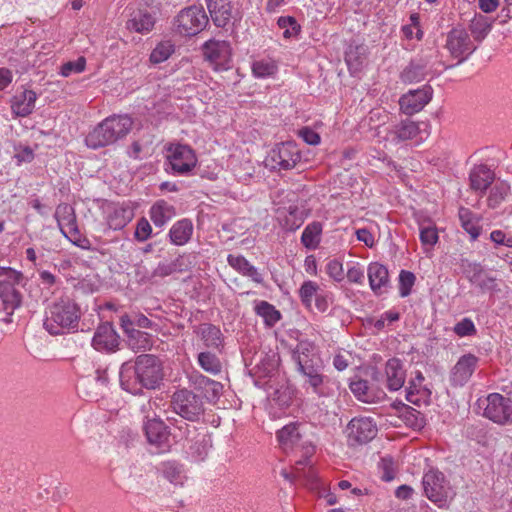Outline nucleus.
I'll return each instance as SVG.
<instances>
[{
	"mask_svg": "<svg viewBox=\"0 0 512 512\" xmlns=\"http://www.w3.org/2000/svg\"><path fill=\"white\" fill-rule=\"evenodd\" d=\"M196 332L203 340L205 346L219 348L222 345V333L218 327L204 323L198 326Z\"/></svg>",
	"mask_w": 512,
	"mask_h": 512,
	"instance_id": "nucleus-35",
	"label": "nucleus"
},
{
	"mask_svg": "<svg viewBox=\"0 0 512 512\" xmlns=\"http://www.w3.org/2000/svg\"><path fill=\"white\" fill-rule=\"evenodd\" d=\"M277 438L281 447L285 451L300 448L304 455V457L296 461L293 471L290 474L286 471H282V475L289 480L292 478L300 479L308 477L304 472V469L308 466L309 468L311 467L309 457L314 453V447L311 444L302 441L300 426L294 423L284 426L278 431Z\"/></svg>",
	"mask_w": 512,
	"mask_h": 512,
	"instance_id": "nucleus-4",
	"label": "nucleus"
},
{
	"mask_svg": "<svg viewBox=\"0 0 512 512\" xmlns=\"http://www.w3.org/2000/svg\"><path fill=\"white\" fill-rule=\"evenodd\" d=\"M161 361L154 355L144 354L133 363L124 362L119 371L120 386L131 394H139L142 388L155 389L163 380Z\"/></svg>",
	"mask_w": 512,
	"mask_h": 512,
	"instance_id": "nucleus-1",
	"label": "nucleus"
},
{
	"mask_svg": "<svg viewBox=\"0 0 512 512\" xmlns=\"http://www.w3.org/2000/svg\"><path fill=\"white\" fill-rule=\"evenodd\" d=\"M482 416L495 424L512 425V399L500 393H490L477 401Z\"/></svg>",
	"mask_w": 512,
	"mask_h": 512,
	"instance_id": "nucleus-7",
	"label": "nucleus"
},
{
	"mask_svg": "<svg viewBox=\"0 0 512 512\" xmlns=\"http://www.w3.org/2000/svg\"><path fill=\"white\" fill-rule=\"evenodd\" d=\"M420 231V241L425 249L428 251L431 249L439 240L437 229L434 225H424L420 223L419 225Z\"/></svg>",
	"mask_w": 512,
	"mask_h": 512,
	"instance_id": "nucleus-45",
	"label": "nucleus"
},
{
	"mask_svg": "<svg viewBox=\"0 0 512 512\" xmlns=\"http://www.w3.org/2000/svg\"><path fill=\"white\" fill-rule=\"evenodd\" d=\"M321 365L318 363H312L309 365H303L302 367H298L297 370L304 376L305 380L303 386L308 384L312 379L317 378L321 375L320 372Z\"/></svg>",
	"mask_w": 512,
	"mask_h": 512,
	"instance_id": "nucleus-58",
	"label": "nucleus"
},
{
	"mask_svg": "<svg viewBox=\"0 0 512 512\" xmlns=\"http://www.w3.org/2000/svg\"><path fill=\"white\" fill-rule=\"evenodd\" d=\"M492 28L491 20L484 15H475L470 23V31L476 41H482Z\"/></svg>",
	"mask_w": 512,
	"mask_h": 512,
	"instance_id": "nucleus-40",
	"label": "nucleus"
},
{
	"mask_svg": "<svg viewBox=\"0 0 512 512\" xmlns=\"http://www.w3.org/2000/svg\"><path fill=\"white\" fill-rule=\"evenodd\" d=\"M198 363L201 368L212 374H217L221 370L219 359L210 352H201L198 355Z\"/></svg>",
	"mask_w": 512,
	"mask_h": 512,
	"instance_id": "nucleus-46",
	"label": "nucleus"
},
{
	"mask_svg": "<svg viewBox=\"0 0 512 512\" xmlns=\"http://www.w3.org/2000/svg\"><path fill=\"white\" fill-rule=\"evenodd\" d=\"M277 25L283 30V37L291 38L296 36L300 31V25L296 19L291 16H282L278 18Z\"/></svg>",
	"mask_w": 512,
	"mask_h": 512,
	"instance_id": "nucleus-47",
	"label": "nucleus"
},
{
	"mask_svg": "<svg viewBox=\"0 0 512 512\" xmlns=\"http://www.w3.org/2000/svg\"><path fill=\"white\" fill-rule=\"evenodd\" d=\"M207 7L218 27H225L231 19L232 8L228 0H206Z\"/></svg>",
	"mask_w": 512,
	"mask_h": 512,
	"instance_id": "nucleus-28",
	"label": "nucleus"
},
{
	"mask_svg": "<svg viewBox=\"0 0 512 512\" xmlns=\"http://www.w3.org/2000/svg\"><path fill=\"white\" fill-rule=\"evenodd\" d=\"M208 23L202 7L190 6L183 9L175 20L176 30L184 36H193L201 32Z\"/></svg>",
	"mask_w": 512,
	"mask_h": 512,
	"instance_id": "nucleus-10",
	"label": "nucleus"
},
{
	"mask_svg": "<svg viewBox=\"0 0 512 512\" xmlns=\"http://www.w3.org/2000/svg\"><path fill=\"white\" fill-rule=\"evenodd\" d=\"M459 220L462 228L471 236V239L476 240L480 234L476 216L468 208L461 207L459 209Z\"/></svg>",
	"mask_w": 512,
	"mask_h": 512,
	"instance_id": "nucleus-39",
	"label": "nucleus"
},
{
	"mask_svg": "<svg viewBox=\"0 0 512 512\" xmlns=\"http://www.w3.org/2000/svg\"><path fill=\"white\" fill-rule=\"evenodd\" d=\"M86 60L79 57L76 61H69L62 65L60 74L64 77L70 76L72 73H81L84 71Z\"/></svg>",
	"mask_w": 512,
	"mask_h": 512,
	"instance_id": "nucleus-53",
	"label": "nucleus"
},
{
	"mask_svg": "<svg viewBox=\"0 0 512 512\" xmlns=\"http://www.w3.org/2000/svg\"><path fill=\"white\" fill-rule=\"evenodd\" d=\"M386 385L390 391H397L405 383L406 373L400 360L389 359L385 365Z\"/></svg>",
	"mask_w": 512,
	"mask_h": 512,
	"instance_id": "nucleus-27",
	"label": "nucleus"
},
{
	"mask_svg": "<svg viewBox=\"0 0 512 512\" xmlns=\"http://www.w3.org/2000/svg\"><path fill=\"white\" fill-rule=\"evenodd\" d=\"M128 337V345L134 351H145L150 349L152 346V342L150 339V335L146 332L140 330H131L129 331Z\"/></svg>",
	"mask_w": 512,
	"mask_h": 512,
	"instance_id": "nucleus-43",
	"label": "nucleus"
},
{
	"mask_svg": "<svg viewBox=\"0 0 512 512\" xmlns=\"http://www.w3.org/2000/svg\"><path fill=\"white\" fill-rule=\"evenodd\" d=\"M415 275L406 270H402L399 274V294L401 297H407L415 283Z\"/></svg>",
	"mask_w": 512,
	"mask_h": 512,
	"instance_id": "nucleus-49",
	"label": "nucleus"
},
{
	"mask_svg": "<svg viewBox=\"0 0 512 512\" xmlns=\"http://www.w3.org/2000/svg\"><path fill=\"white\" fill-rule=\"evenodd\" d=\"M133 120L128 115H113L99 123L85 139L91 149L111 145L124 138L132 129Z\"/></svg>",
	"mask_w": 512,
	"mask_h": 512,
	"instance_id": "nucleus-2",
	"label": "nucleus"
},
{
	"mask_svg": "<svg viewBox=\"0 0 512 512\" xmlns=\"http://www.w3.org/2000/svg\"><path fill=\"white\" fill-rule=\"evenodd\" d=\"M474 276L472 281L479 285L482 289L494 290L496 288L495 279L482 274L481 266L473 264Z\"/></svg>",
	"mask_w": 512,
	"mask_h": 512,
	"instance_id": "nucleus-50",
	"label": "nucleus"
},
{
	"mask_svg": "<svg viewBox=\"0 0 512 512\" xmlns=\"http://www.w3.org/2000/svg\"><path fill=\"white\" fill-rule=\"evenodd\" d=\"M446 47L453 57H461L459 63L463 62L476 49L468 33L462 28H454L449 32Z\"/></svg>",
	"mask_w": 512,
	"mask_h": 512,
	"instance_id": "nucleus-17",
	"label": "nucleus"
},
{
	"mask_svg": "<svg viewBox=\"0 0 512 512\" xmlns=\"http://www.w3.org/2000/svg\"><path fill=\"white\" fill-rule=\"evenodd\" d=\"M205 59L216 71H225L231 67L232 49L225 40H209L203 46Z\"/></svg>",
	"mask_w": 512,
	"mask_h": 512,
	"instance_id": "nucleus-11",
	"label": "nucleus"
},
{
	"mask_svg": "<svg viewBox=\"0 0 512 512\" xmlns=\"http://www.w3.org/2000/svg\"><path fill=\"white\" fill-rule=\"evenodd\" d=\"M349 387L353 395L364 403H377L386 396L383 390L369 386L368 382L363 379L352 380Z\"/></svg>",
	"mask_w": 512,
	"mask_h": 512,
	"instance_id": "nucleus-22",
	"label": "nucleus"
},
{
	"mask_svg": "<svg viewBox=\"0 0 512 512\" xmlns=\"http://www.w3.org/2000/svg\"><path fill=\"white\" fill-rule=\"evenodd\" d=\"M321 292L320 286L312 280H306L299 288V297L302 304L307 308H312V303Z\"/></svg>",
	"mask_w": 512,
	"mask_h": 512,
	"instance_id": "nucleus-41",
	"label": "nucleus"
},
{
	"mask_svg": "<svg viewBox=\"0 0 512 512\" xmlns=\"http://www.w3.org/2000/svg\"><path fill=\"white\" fill-rule=\"evenodd\" d=\"M421 133L419 124L411 120H403L395 125L387 134V138L394 144L417 138Z\"/></svg>",
	"mask_w": 512,
	"mask_h": 512,
	"instance_id": "nucleus-26",
	"label": "nucleus"
},
{
	"mask_svg": "<svg viewBox=\"0 0 512 512\" xmlns=\"http://www.w3.org/2000/svg\"><path fill=\"white\" fill-rule=\"evenodd\" d=\"M37 100V94L33 90L23 89L17 91L11 99V110L15 116L26 117L30 115Z\"/></svg>",
	"mask_w": 512,
	"mask_h": 512,
	"instance_id": "nucleus-21",
	"label": "nucleus"
},
{
	"mask_svg": "<svg viewBox=\"0 0 512 512\" xmlns=\"http://www.w3.org/2000/svg\"><path fill=\"white\" fill-rule=\"evenodd\" d=\"M490 239L496 245H503L506 247H512V236H506L501 230H494L490 233Z\"/></svg>",
	"mask_w": 512,
	"mask_h": 512,
	"instance_id": "nucleus-63",
	"label": "nucleus"
},
{
	"mask_svg": "<svg viewBox=\"0 0 512 512\" xmlns=\"http://www.w3.org/2000/svg\"><path fill=\"white\" fill-rule=\"evenodd\" d=\"M193 230L194 227L191 220L186 218L178 220L169 230V239L172 244L183 246L191 239Z\"/></svg>",
	"mask_w": 512,
	"mask_h": 512,
	"instance_id": "nucleus-32",
	"label": "nucleus"
},
{
	"mask_svg": "<svg viewBox=\"0 0 512 512\" xmlns=\"http://www.w3.org/2000/svg\"><path fill=\"white\" fill-rule=\"evenodd\" d=\"M151 233L152 227L149 221L144 217L139 219L134 233L135 239L139 242H144L151 236Z\"/></svg>",
	"mask_w": 512,
	"mask_h": 512,
	"instance_id": "nucleus-57",
	"label": "nucleus"
},
{
	"mask_svg": "<svg viewBox=\"0 0 512 512\" xmlns=\"http://www.w3.org/2000/svg\"><path fill=\"white\" fill-rule=\"evenodd\" d=\"M495 179L494 172L486 165L474 166L469 174L470 187L483 195Z\"/></svg>",
	"mask_w": 512,
	"mask_h": 512,
	"instance_id": "nucleus-23",
	"label": "nucleus"
},
{
	"mask_svg": "<svg viewBox=\"0 0 512 512\" xmlns=\"http://www.w3.org/2000/svg\"><path fill=\"white\" fill-rule=\"evenodd\" d=\"M292 358L298 367L318 363V353L316 346L310 341H300L293 350Z\"/></svg>",
	"mask_w": 512,
	"mask_h": 512,
	"instance_id": "nucleus-31",
	"label": "nucleus"
},
{
	"mask_svg": "<svg viewBox=\"0 0 512 512\" xmlns=\"http://www.w3.org/2000/svg\"><path fill=\"white\" fill-rule=\"evenodd\" d=\"M322 224L312 222L305 227L301 235V243L310 250L316 249L321 240Z\"/></svg>",
	"mask_w": 512,
	"mask_h": 512,
	"instance_id": "nucleus-36",
	"label": "nucleus"
},
{
	"mask_svg": "<svg viewBox=\"0 0 512 512\" xmlns=\"http://www.w3.org/2000/svg\"><path fill=\"white\" fill-rule=\"evenodd\" d=\"M379 468L382 470V479L389 482L394 479L395 472L393 468V460L390 457H384L379 463Z\"/></svg>",
	"mask_w": 512,
	"mask_h": 512,
	"instance_id": "nucleus-60",
	"label": "nucleus"
},
{
	"mask_svg": "<svg viewBox=\"0 0 512 512\" xmlns=\"http://www.w3.org/2000/svg\"><path fill=\"white\" fill-rule=\"evenodd\" d=\"M22 274L10 267H0V300L7 316L4 321H12L13 312L21 306L22 296L16 285L20 283Z\"/></svg>",
	"mask_w": 512,
	"mask_h": 512,
	"instance_id": "nucleus-6",
	"label": "nucleus"
},
{
	"mask_svg": "<svg viewBox=\"0 0 512 512\" xmlns=\"http://www.w3.org/2000/svg\"><path fill=\"white\" fill-rule=\"evenodd\" d=\"M55 218L64 237L82 249L89 248V241L83 238L79 232L75 210L71 205L59 204L55 211Z\"/></svg>",
	"mask_w": 512,
	"mask_h": 512,
	"instance_id": "nucleus-9",
	"label": "nucleus"
},
{
	"mask_svg": "<svg viewBox=\"0 0 512 512\" xmlns=\"http://www.w3.org/2000/svg\"><path fill=\"white\" fill-rule=\"evenodd\" d=\"M377 433L376 424L368 417H355L348 423L346 434L350 445L365 444Z\"/></svg>",
	"mask_w": 512,
	"mask_h": 512,
	"instance_id": "nucleus-15",
	"label": "nucleus"
},
{
	"mask_svg": "<svg viewBox=\"0 0 512 512\" xmlns=\"http://www.w3.org/2000/svg\"><path fill=\"white\" fill-rule=\"evenodd\" d=\"M359 47H350L346 52L345 60L350 69L357 70L361 65L362 61L358 53Z\"/></svg>",
	"mask_w": 512,
	"mask_h": 512,
	"instance_id": "nucleus-62",
	"label": "nucleus"
},
{
	"mask_svg": "<svg viewBox=\"0 0 512 512\" xmlns=\"http://www.w3.org/2000/svg\"><path fill=\"white\" fill-rule=\"evenodd\" d=\"M227 262L234 270H236L241 275L244 274V272L251 264L244 256L233 254H229L227 256Z\"/></svg>",
	"mask_w": 512,
	"mask_h": 512,
	"instance_id": "nucleus-59",
	"label": "nucleus"
},
{
	"mask_svg": "<svg viewBox=\"0 0 512 512\" xmlns=\"http://www.w3.org/2000/svg\"><path fill=\"white\" fill-rule=\"evenodd\" d=\"M432 94L433 90L429 85L409 90L399 99L400 110L406 115L418 113L431 101Z\"/></svg>",
	"mask_w": 512,
	"mask_h": 512,
	"instance_id": "nucleus-16",
	"label": "nucleus"
},
{
	"mask_svg": "<svg viewBox=\"0 0 512 512\" xmlns=\"http://www.w3.org/2000/svg\"><path fill=\"white\" fill-rule=\"evenodd\" d=\"M430 57V55H425L411 60L400 74L401 81L405 84H412L424 80L428 72Z\"/></svg>",
	"mask_w": 512,
	"mask_h": 512,
	"instance_id": "nucleus-19",
	"label": "nucleus"
},
{
	"mask_svg": "<svg viewBox=\"0 0 512 512\" xmlns=\"http://www.w3.org/2000/svg\"><path fill=\"white\" fill-rule=\"evenodd\" d=\"M173 411L188 421H198L204 414V403L198 395L188 389H179L171 399Z\"/></svg>",
	"mask_w": 512,
	"mask_h": 512,
	"instance_id": "nucleus-8",
	"label": "nucleus"
},
{
	"mask_svg": "<svg viewBox=\"0 0 512 512\" xmlns=\"http://www.w3.org/2000/svg\"><path fill=\"white\" fill-rule=\"evenodd\" d=\"M301 159L299 148L294 142H285L277 145L267 159L271 168L289 170L296 166Z\"/></svg>",
	"mask_w": 512,
	"mask_h": 512,
	"instance_id": "nucleus-14",
	"label": "nucleus"
},
{
	"mask_svg": "<svg viewBox=\"0 0 512 512\" xmlns=\"http://www.w3.org/2000/svg\"><path fill=\"white\" fill-rule=\"evenodd\" d=\"M367 276L371 290L376 295L385 293L389 287V273L386 266L378 262H372L368 265Z\"/></svg>",
	"mask_w": 512,
	"mask_h": 512,
	"instance_id": "nucleus-20",
	"label": "nucleus"
},
{
	"mask_svg": "<svg viewBox=\"0 0 512 512\" xmlns=\"http://www.w3.org/2000/svg\"><path fill=\"white\" fill-rule=\"evenodd\" d=\"M454 332L459 337L472 336L476 334V327L470 318H463L454 326Z\"/></svg>",
	"mask_w": 512,
	"mask_h": 512,
	"instance_id": "nucleus-54",
	"label": "nucleus"
},
{
	"mask_svg": "<svg viewBox=\"0 0 512 512\" xmlns=\"http://www.w3.org/2000/svg\"><path fill=\"white\" fill-rule=\"evenodd\" d=\"M174 52V45L171 41L160 42L151 52L150 61L154 64L166 61Z\"/></svg>",
	"mask_w": 512,
	"mask_h": 512,
	"instance_id": "nucleus-44",
	"label": "nucleus"
},
{
	"mask_svg": "<svg viewBox=\"0 0 512 512\" xmlns=\"http://www.w3.org/2000/svg\"><path fill=\"white\" fill-rule=\"evenodd\" d=\"M254 310L269 327L274 326L281 318L280 312L267 301H257Z\"/></svg>",
	"mask_w": 512,
	"mask_h": 512,
	"instance_id": "nucleus-37",
	"label": "nucleus"
},
{
	"mask_svg": "<svg viewBox=\"0 0 512 512\" xmlns=\"http://www.w3.org/2000/svg\"><path fill=\"white\" fill-rule=\"evenodd\" d=\"M119 345V336L110 323L97 327L92 338V346L97 351L114 352Z\"/></svg>",
	"mask_w": 512,
	"mask_h": 512,
	"instance_id": "nucleus-18",
	"label": "nucleus"
},
{
	"mask_svg": "<svg viewBox=\"0 0 512 512\" xmlns=\"http://www.w3.org/2000/svg\"><path fill=\"white\" fill-rule=\"evenodd\" d=\"M155 25V18L147 11L139 10L131 15L127 21V29L137 33H148Z\"/></svg>",
	"mask_w": 512,
	"mask_h": 512,
	"instance_id": "nucleus-33",
	"label": "nucleus"
},
{
	"mask_svg": "<svg viewBox=\"0 0 512 512\" xmlns=\"http://www.w3.org/2000/svg\"><path fill=\"white\" fill-rule=\"evenodd\" d=\"M252 74L256 78H268L276 74L278 67L272 59L255 60L252 63Z\"/></svg>",
	"mask_w": 512,
	"mask_h": 512,
	"instance_id": "nucleus-42",
	"label": "nucleus"
},
{
	"mask_svg": "<svg viewBox=\"0 0 512 512\" xmlns=\"http://www.w3.org/2000/svg\"><path fill=\"white\" fill-rule=\"evenodd\" d=\"M303 387L306 391L311 390V392L319 398H330L336 394L338 383L321 374Z\"/></svg>",
	"mask_w": 512,
	"mask_h": 512,
	"instance_id": "nucleus-29",
	"label": "nucleus"
},
{
	"mask_svg": "<svg viewBox=\"0 0 512 512\" xmlns=\"http://www.w3.org/2000/svg\"><path fill=\"white\" fill-rule=\"evenodd\" d=\"M477 358L474 355L468 354L462 356L452 372V380L458 385L466 383L474 372L476 367Z\"/></svg>",
	"mask_w": 512,
	"mask_h": 512,
	"instance_id": "nucleus-30",
	"label": "nucleus"
},
{
	"mask_svg": "<svg viewBox=\"0 0 512 512\" xmlns=\"http://www.w3.org/2000/svg\"><path fill=\"white\" fill-rule=\"evenodd\" d=\"M143 429L148 443L156 448L157 453L167 452L170 448L169 431L160 417L154 415L152 418L146 416Z\"/></svg>",
	"mask_w": 512,
	"mask_h": 512,
	"instance_id": "nucleus-13",
	"label": "nucleus"
},
{
	"mask_svg": "<svg viewBox=\"0 0 512 512\" xmlns=\"http://www.w3.org/2000/svg\"><path fill=\"white\" fill-rule=\"evenodd\" d=\"M403 417L406 424L414 429H419L423 426V417L420 412L412 407L404 406Z\"/></svg>",
	"mask_w": 512,
	"mask_h": 512,
	"instance_id": "nucleus-52",
	"label": "nucleus"
},
{
	"mask_svg": "<svg viewBox=\"0 0 512 512\" xmlns=\"http://www.w3.org/2000/svg\"><path fill=\"white\" fill-rule=\"evenodd\" d=\"M150 218L155 226L162 227L175 215V208L164 200H159L150 208Z\"/></svg>",
	"mask_w": 512,
	"mask_h": 512,
	"instance_id": "nucleus-34",
	"label": "nucleus"
},
{
	"mask_svg": "<svg viewBox=\"0 0 512 512\" xmlns=\"http://www.w3.org/2000/svg\"><path fill=\"white\" fill-rule=\"evenodd\" d=\"M423 494L440 509H447L456 491L446 476L438 469L430 468L422 477Z\"/></svg>",
	"mask_w": 512,
	"mask_h": 512,
	"instance_id": "nucleus-5",
	"label": "nucleus"
},
{
	"mask_svg": "<svg viewBox=\"0 0 512 512\" xmlns=\"http://www.w3.org/2000/svg\"><path fill=\"white\" fill-rule=\"evenodd\" d=\"M79 319L78 305L69 298H61L47 309L43 326L51 335H61L75 330Z\"/></svg>",
	"mask_w": 512,
	"mask_h": 512,
	"instance_id": "nucleus-3",
	"label": "nucleus"
},
{
	"mask_svg": "<svg viewBox=\"0 0 512 512\" xmlns=\"http://www.w3.org/2000/svg\"><path fill=\"white\" fill-rule=\"evenodd\" d=\"M189 381L195 389L201 390L209 402H215L221 395L223 386L220 382L214 381L201 374H192Z\"/></svg>",
	"mask_w": 512,
	"mask_h": 512,
	"instance_id": "nucleus-24",
	"label": "nucleus"
},
{
	"mask_svg": "<svg viewBox=\"0 0 512 512\" xmlns=\"http://www.w3.org/2000/svg\"><path fill=\"white\" fill-rule=\"evenodd\" d=\"M326 272L336 282H341L345 277L343 264L337 259H332L327 263Z\"/></svg>",
	"mask_w": 512,
	"mask_h": 512,
	"instance_id": "nucleus-56",
	"label": "nucleus"
},
{
	"mask_svg": "<svg viewBox=\"0 0 512 512\" xmlns=\"http://www.w3.org/2000/svg\"><path fill=\"white\" fill-rule=\"evenodd\" d=\"M106 222L110 229L120 230L133 218V212L128 207L111 204L105 208Z\"/></svg>",
	"mask_w": 512,
	"mask_h": 512,
	"instance_id": "nucleus-25",
	"label": "nucleus"
},
{
	"mask_svg": "<svg viewBox=\"0 0 512 512\" xmlns=\"http://www.w3.org/2000/svg\"><path fill=\"white\" fill-rule=\"evenodd\" d=\"M330 300L331 294L329 292H324L321 290V292L317 295V297L314 300L316 309L322 313L326 312L329 307Z\"/></svg>",
	"mask_w": 512,
	"mask_h": 512,
	"instance_id": "nucleus-64",
	"label": "nucleus"
},
{
	"mask_svg": "<svg viewBox=\"0 0 512 512\" xmlns=\"http://www.w3.org/2000/svg\"><path fill=\"white\" fill-rule=\"evenodd\" d=\"M298 135L303 141L309 145H318L320 143V135L310 127H304L298 131Z\"/></svg>",
	"mask_w": 512,
	"mask_h": 512,
	"instance_id": "nucleus-61",
	"label": "nucleus"
},
{
	"mask_svg": "<svg viewBox=\"0 0 512 512\" xmlns=\"http://www.w3.org/2000/svg\"><path fill=\"white\" fill-rule=\"evenodd\" d=\"M510 194V185L506 181H497L490 189L487 203L490 208H497Z\"/></svg>",
	"mask_w": 512,
	"mask_h": 512,
	"instance_id": "nucleus-38",
	"label": "nucleus"
},
{
	"mask_svg": "<svg viewBox=\"0 0 512 512\" xmlns=\"http://www.w3.org/2000/svg\"><path fill=\"white\" fill-rule=\"evenodd\" d=\"M346 276L351 283L363 284L365 278L364 269L359 263H349Z\"/></svg>",
	"mask_w": 512,
	"mask_h": 512,
	"instance_id": "nucleus-55",
	"label": "nucleus"
},
{
	"mask_svg": "<svg viewBox=\"0 0 512 512\" xmlns=\"http://www.w3.org/2000/svg\"><path fill=\"white\" fill-rule=\"evenodd\" d=\"M424 381V376L421 372H416L415 378L409 381V386L406 389V399L407 401L417 404L419 402L418 394L420 392L422 382Z\"/></svg>",
	"mask_w": 512,
	"mask_h": 512,
	"instance_id": "nucleus-48",
	"label": "nucleus"
},
{
	"mask_svg": "<svg viewBox=\"0 0 512 512\" xmlns=\"http://www.w3.org/2000/svg\"><path fill=\"white\" fill-rule=\"evenodd\" d=\"M167 160L172 172L178 175L189 174L197 164L194 150L182 144L169 147Z\"/></svg>",
	"mask_w": 512,
	"mask_h": 512,
	"instance_id": "nucleus-12",
	"label": "nucleus"
},
{
	"mask_svg": "<svg viewBox=\"0 0 512 512\" xmlns=\"http://www.w3.org/2000/svg\"><path fill=\"white\" fill-rule=\"evenodd\" d=\"M190 454L195 460H203L208 453L209 444L205 436L198 437L189 447Z\"/></svg>",
	"mask_w": 512,
	"mask_h": 512,
	"instance_id": "nucleus-51",
	"label": "nucleus"
}]
</instances>
